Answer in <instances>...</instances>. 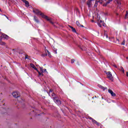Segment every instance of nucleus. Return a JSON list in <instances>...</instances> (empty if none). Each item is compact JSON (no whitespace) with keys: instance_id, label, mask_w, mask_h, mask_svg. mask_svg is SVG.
<instances>
[{"instance_id":"1","label":"nucleus","mask_w":128,"mask_h":128,"mask_svg":"<svg viewBox=\"0 0 128 128\" xmlns=\"http://www.w3.org/2000/svg\"><path fill=\"white\" fill-rule=\"evenodd\" d=\"M33 12H34V14H40V16H42L43 18H45L46 20H48V22H50V24H54V22L52 21V19L48 18V16H45L44 14V13H42L40 11L38 10L34 9Z\"/></svg>"},{"instance_id":"2","label":"nucleus","mask_w":128,"mask_h":128,"mask_svg":"<svg viewBox=\"0 0 128 128\" xmlns=\"http://www.w3.org/2000/svg\"><path fill=\"white\" fill-rule=\"evenodd\" d=\"M107 74V78L111 80V82H114V77L112 76V72H108L106 73Z\"/></svg>"},{"instance_id":"3","label":"nucleus","mask_w":128,"mask_h":128,"mask_svg":"<svg viewBox=\"0 0 128 128\" xmlns=\"http://www.w3.org/2000/svg\"><path fill=\"white\" fill-rule=\"evenodd\" d=\"M104 1L106 2L103 4V6H106L108 4H110L112 2V0H104Z\"/></svg>"},{"instance_id":"4","label":"nucleus","mask_w":128,"mask_h":128,"mask_svg":"<svg viewBox=\"0 0 128 128\" xmlns=\"http://www.w3.org/2000/svg\"><path fill=\"white\" fill-rule=\"evenodd\" d=\"M5 38L6 40H8V36L6 34H2V36L0 37V40H2V38Z\"/></svg>"},{"instance_id":"5","label":"nucleus","mask_w":128,"mask_h":128,"mask_svg":"<svg viewBox=\"0 0 128 128\" xmlns=\"http://www.w3.org/2000/svg\"><path fill=\"white\" fill-rule=\"evenodd\" d=\"M108 92H109V94H111L112 96H116V94H114V92H112V90L110 89H109L108 90Z\"/></svg>"},{"instance_id":"6","label":"nucleus","mask_w":128,"mask_h":128,"mask_svg":"<svg viewBox=\"0 0 128 128\" xmlns=\"http://www.w3.org/2000/svg\"><path fill=\"white\" fill-rule=\"evenodd\" d=\"M12 94L14 96V98H18L20 96V95H18V92H14L12 93Z\"/></svg>"},{"instance_id":"7","label":"nucleus","mask_w":128,"mask_h":128,"mask_svg":"<svg viewBox=\"0 0 128 128\" xmlns=\"http://www.w3.org/2000/svg\"><path fill=\"white\" fill-rule=\"evenodd\" d=\"M104 38H106V40H107V42H110V37H108V34L106 33V32H104Z\"/></svg>"},{"instance_id":"8","label":"nucleus","mask_w":128,"mask_h":128,"mask_svg":"<svg viewBox=\"0 0 128 128\" xmlns=\"http://www.w3.org/2000/svg\"><path fill=\"white\" fill-rule=\"evenodd\" d=\"M92 0H88V2H87V5L88 6L89 8H91L92 6Z\"/></svg>"},{"instance_id":"9","label":"nucleus","mask_w":128,"mask_h":128,"mask_svg":"<svg viewBox=\"0 0 128 128\" xmlns=\"http://www.w3.org/2000/svg\"><path fill=\"white\" fill-rule=\"evenodd\" d=\"M98 21V24L99 26H102V20H99Z\"/></svg>"},{"instance_id":"10","label":"nucleus","mask_w":128,"mask_h":128,"mask_svg":"<svg viewBox=\"0 0 128 128\" xmlns=\"http://www.w3.org/2000/svg\"><path fill=\"white\" fill-rule=\"evenodd\" d=\"M92 122L93 124H96L97 126H100V122L96 121V120H94V119H92Z\"/></svg>"},{"instance_id":"11","label":"nucleus","mask_w":128,"mask_h":128,"mask_svg":"<svg viewBox=\"0 0 128 128\" xmlns=\"http://www.w3.org/2000/svg\"><path fill=\"white\" fill-rule=\"evenodd\" d=\"M76 24L78 26H79V28H80V26H82V28H84V26L80 24V22H78V21H77L76 22Z\"/></svg>"},{"instance_id":"12","label":"nucleus","mask_w":128,"mask_h":128,"mask_svg":"<svg viewBox=\"0 0 128 128\" xmlns=\"http://www.w3.org/2000/svg\"><path fill=\"white\" fill-rule=\"evenodd\" d=\"M24 2L26 4V6H27V8H28V6H30V3L26 0Z\"/></svg>"},{"instance_id":"13","label":"nucleus","mask_w":128,"mask_h":128,"mask_svg":"<svg viewBox=\"0 0 128 128\" xmlns=\"http://www.w3.org/2000/svg\"><path fill=\"white\" fill-rule=\"evenodd\" d=\"M55 102L56 104H60L61 102H60V100H55Z\"/></svg>"},{"instance_id":"14","label":"nucleus","mask_w":128,"mask_h":128,"mask_svg":"<svg viewBox=\"0 0 128 128\" xmlns=\"http://www.w3.org/2000/svg\"><path fill=\"white\" fill-rule=\"evenodd\" d=\"M98 0H96L94 8H96L98 6Z\"/></svg>"},{"instance_id":"15","label":"nucleus","mask_w":128,"mask_h":128,"mask_svg":"<svg viewBox=\"0 0 128 128\" xmlns=\"http://www.w3.org/2000/svg\"><path fill=\"white\" fill-rule=\"evenodd\" d=\"M100 15H98V14H96V18L97 20H100Z\"/></svg>"},{"instance_id":"16","label":"nucleus","mask_w":128,"mask_h":128,"mask_svg":"<svg viewBox=\"0 0 128 128\" xmlns=\"http://www.w3.org/2000/svg\"><path fill=\"white\" fill-rule=\"evenodd\" d=\"M114 2L118 4H120V0H114Z\"/></svg>"},{"instance_id":"17","label":"nucleus","mask_w":128,"mask_h":128,"mask_svg":"<svg viewBox=\"0 0 128 128\" xmlns=\"http://www.w3.org/2000/svg\"><path fill=\"white\" fill-rule=\"evenodd\" d=\"M99 88H102V90H105L106 88H104L102 86H100Z\"/></svg>"},{"instance_id":"18","label":"nucleus","mask_w":128,"mask_h":128,"mask_svg":"<svg viewBox=\"0 0 128 128\" xmlns=\"http://www.w3.org/2000/svg\"><path fill=\"white\" fill-rule=\"evenodd\" d=\"M0 44L1 46H4V44H6V43L2 42V40H0Z\"/></svg>"},{"instance_id":"19","label":"nucleus","mask_w":128,"mask_h":128,"mask_svg":"<svg viewBox=\"0 0 128 128\" xmlns=\"http://www.w3.org/2000/svg\"><path fill=\"white\" fill-rule=\"evenodd\" d=\"M47 52L48 54V56L49 58H52V55L50 54V51L47 50Z\"/></svg>"},{"instance_id":"20","label":"nucleus","mask_w":128,"mask_h":128,"mask_svg":"<svg viewBox=\"0 0 128 128\" xmlns=\"http://www.w3.org/2000/svg\"><path fill=\"white\" fill-rule=\"evenodd\" d=\"M120 70L121 72H122L124 73V68L120 67Z\"/></svg>"},{"instance_id":"21","label":"nucleus","mask_w":128,"mask_h":128,"mask_svg":"<svg viewBox=\"0 0 128 128\" xmlns=\"http://www.w3.org/2000/svg\"><path fill=\"white\" fill-rule=\"evenodd\" d=\"M98 2H99V4H102V3L104 2V0H100L98 1Z\"/></svg>"},{"instance_id":"22","label":"nucleus","mask_w":128,"mask_h":128,"mask_svg":"<svg viewBox=\"0 0 128 128\" xmlns=\"http://www.w3.org/2000/svg\"><path fill=\"white\" fill-rule=\"evenodd\" d=\"M124 44H126V40H124L121 44H122V46H124Z\"/></svg>"},{"instance_id":"23","label":"nucleus","mask_w":128,"mask_h":128,"mask_svg":"<svg viewBox=\"0 0 128 128\" xmlns=\"http://www.w3.org/2000/svg\"><path fill=\"white\" fill-rule=\"evenodd\" d=\"M128 11H126V14L125 15V18H128Z\"/></svg>"},{"instance_id":"24","label":"nucleus","mask_w":128,"mask_h":128,"mask_svg":"<svg viewBox=\"0 0 128 128\" xmlns=\"http://www.w3.org/2000/svg\"><path fill=\"white\" fill-rule=\"evenodd\" d=\"M34 20L35 22H38V20H37L36 17V16H34Z\"/></svg>"},{"instance_id":"25","label":"nucleus","mask_w":128,"mask_h":128,"mask_svg":"<svg viewBox=\"0 0 128 128\" xmlns=\"http://www.w3.org/2000/svg\"><path fill=\"white\" fill-rule=\"evenodd\" d=\"M30 66H31V68H34L36 66H34V65L32 64H30Z\"/></svg>"},{"instance_id":"26","label":"nucleus","mask_w":128,"mask_h":128,"mask_svg":"<svg viewBox=\"0 0 128 128\" xmlns=\"http://www.w3.org/2000/svg\"><path fill=\"white\" fill-rule=\"evenodd\" d=\"M72 31L74 32H76V29L74 28H72Z\"/></svg>"},{"instance_id":"27","label":"nucleus","mask_w":128,"mask_h":128,"mask_svg":"<svg viewBox=\"0 0 128 128\" xmlns=\"http://www.w3.org/2000/svg\"><path fill=\"white\" fill-rule=\"evenodd\" d=\"M40 72H44V69L40 67Z\"/></svg>"},{"instance_id":"28","label":"nucleus","mask_w":128,"mask_h":128,"mask_svg":"<svg viewBox=\"0 0 128 128\" xmlns=\"http://www.w3.org/2000/svg\"><path fill=\"white\" fill-rule=\"evenodd\" d=\"M38 73L39 76H44V74H42V72L40 73V71H39V72H38Z\"/></svg>"},{"instance_id":"29","label":"nucleus","mask_w":128,"mask_h":128,"mask_svg":"<svg viewBox=\"0 0 128 128\" xmlns=\"http://www.w3.org/2000/svg\"><path fill=\"white\" fill-rule=\"evenodd\" d=\"M35 112H36V116H38V111L36 110Z\"/></svg>"},{"instance_id":"30","label":"nucleus","mask_w":128,"mask_h":128,"mask_svg":"<svg viewBox=\"0 0 128 128\" xmlns=\"http://www.w3.org/2000/svg\"><path fill=\"white\" fill-rule=\"evenodd\" d=\"M74 60L72 59L71 60V64H74Z\"/></svg>"},{"instance_id":"31","label":"nucleus","mask_w":128,"mask_h":128,"mask_svg":"<svg viewBox=\"0 0 128 128\" xmlns=\"http://www.w3.org/2000/svg\"><path fill=\"white\" fill-rule=\"evenodd\" d=\"M26 58H28V56L26 55L25 59L26 60Z\"/></svg>"},{"instance_id":"32","label":"nucleus","mask_w":128,"mask_h":128,"mask_svg":"<svg viewBox=\"0 0 128 128\" xmlns=\"http://www.w3.org/2000/svg\"><path fill=\"white\" fill-rule=\"evenodd\" d=\"M48 56V54H42V56Z\"/></svg>"},{"instance_id":"33","label":"nucleus","mask_w":128,"mask_h":128,"mask_svg":"<svg viewBox=\"0 0 128 128\" xmlns=\"http://www.w3.org/2000/svg\"><path fill=\"white\" fill-rule=\"evenodd\" d=\"M113 66H114V68H118V66H116V64H114Z\"/></svg>"},{"instance_id":"34","label":"nucleus","mask_w":128,"mask_h":128,"mask_svg":"<svg viewBox=\"0 0 128 128\" xmlns=\"http://www.w3.org/2000/svg\"><path fill=\"white\" fill-rule=\"evenodd\" d=\"M89 120H94V118H90V117H88Z\"/></svg>"},{"instance_id":"35","label":"nucleus","mask_w":128,"mask_h":128,"mask_svg":"<svg viewBox=\"0 0 128 128\" xmlns=\"http://www.w3.org/2000/svg\"><path fill=\"white\" fill-rule=\"evenodd\" d=\"M81 0V2H86V0Z\"/></svg>"},{"instance_id":"36","label":"nucleus","mask_w":128,"mask_h":128,"mask_svg":"<svg viewBox=\"0 0 128 128\" xmlns=\"http://www.w3.org/2000/svg\"><path fill=\"white\" fill-rule=\"evenodd\" d=\"M69 28H72H72H74V27H72V26H69Z\"/></svg>"},{"instance_id":"37","label":"nucleus","mask_w":128,"mask_h":128,"mask_svg":"<svg viewBox=\"0 0 128 128\" xmlns=\"http://www.w3.org/2000/svg\"><path fill=\"white\" fill-rule=\"evenodd\" d=\"M126 76L128 77V72H126Z\"/></svg>"},{"instance_id":"38","label":"nucleus","mask_w":128,"mask_h":128,"mask_svg":"<svg viewBox=\"0 0 128 128\" xmlns=\"http://www.w3.org/2000/svg\"><path fill=\"white\" fill-rule=\"evenodd\" d=\"M116 40H118V42H120V40H118V38H116Z\"/></svg>"},{"instance_id":"39","label":"nucleus","mask_w":128,"mask_h":128,"mask_svg":"<svg viewBox=\"0 0 128 128\" xmlns=\"http://www.w3.org/2000/svg\"><path fill=\"white\" fill-rule=\"evenodd\" d=\"M52 92V89H50V92Z\"/></svg>"},{"instance_id":"40","label":"nucleus","mask_w":128,"mask_h":128,"mask_svg":"<svg viewBox=\"0 0 128 128\" xmlns=\"http://www.w3.org/2000/svg\"><path fill=\"white\" fill-rule=\"evenodd\" d=\"M33 68H34V70H36V66Z\"/></svg>"},{"instance_id":"41","label":"nucleus","mask_w":128,"mask_h":128,"mask_svg":"<svg viewBox=\"0 0 128 128\" xmlns=\"http://www.w3.org/2000/svg\"><path fill=\"white\" fill-rule=\"evenodd\" d=\"M33 68H34V70H36V66Z\"/></svg>"},{"instance_id":"42","label":"nucleus","mask_w":128,"mask_h":128,"mask_svg":"<svg viewBox=\"0 0 128 128\" xmlns=\"http://www.w3.org/2000/svg\"><path fill=\"white\" fill-rule=\"evenodd\" d=\"M22 0V2H25V1H26V0Z\"/></svg>"},{"instance_id":"43","label":"nucleus","mask_w":128,"mask_h":128,"mask_svg":"<svg viewBox=\"0 0 128 128\" xmlns=\"http://www.w3.org/2000/svg\"><path fill=\"white\" fill-rule=\"evenodd\" d=\"M36 70L38 72H40V71H38V70L37 68Z\"/></svg>"},{"instance_id":"44","label":"nucleus","mask_w":128,"mask_h":128,"mask_svg":"<svg viewBox=\"0 0 128 128\" xmlns=\"http://www.w3.org/2000/svg\"><path fill=\"white\" fill-rule=\"evenodd\" d=\"M44 72H46V69H45V70H44Z\"/></svg>"},{"instance_id":"45","label":"nucleus","mask_w":128,"mask_h":128,"mask_svg":"<svg viewBox=\"0 0 128 128\" xmlns=\"http://www.w3.org/2000/svg\"><path fill=\"white\" fill-rule=\"evenodd\" d=\"M6 16V18H8H8Z\"/></svg>"},{"instance_id":"46","label":"nucleus","mask_w":128,"mask_h":128,"mask_svg":"<svg viewBox=\"0 0 128 128\" xmlns=\"http://www.w3.org/2000/svg\"><path fill=\"white\" fill-rule=\"evenodd\" d=\"M102 100H104V97H102Z\"/></svg>"},{"instance_id":"47","label":"nucleus","mask_w":128,"mask_h":128,"mask_svg":"<svg viewBox=\"0 0 128 128\" xmlns=\"http://www.w3.org/2000/svg\"><path fill=\"white\" fill-rule=\"evenodd\" d=\"M126 60H128V57H126Z\"/></svg>"},{"instance_id":"48","label":"nucleus","mask_w":128,"mask_h":128,"mask_svg":"<svg viewBox=\"0 0 128 128\" xmlns=\"http://www.w3.org/2000/svg\"><path fill=\"white\" fill-rule=\"evenodd\" d=\"M91 0V2H92V1H94V0Z\"/></svg>"},{"instance_id":"49","label":"nucleus","mask_w":128,"mask_h":128,"mask_svg":"<svg viewBox=\"0 0 128 128\" xmlns=\"http://www.w3.org/2000/svg\"><path fill=\"white\" fill-rule=\"evenodd\" d=\"M103 26H104V24H103Z\"/></svg>"},{"instance_id":"50","label":"nucleus","mask_w":128,"mask_h":128,"mask_svg":"<svg viewBox=\"0 0 128 128\" xmlns=\"http://www.w3.org/2000/svg\"><path fill=\"white\" fill-rule=\"evenodd\" d=\"M38 116H40V114H38Z\"/></svg>"},{"instance_id":"51","label":"nucleus","mask_w":128,"mask_h":128,"mask_svg":"<svg viewBox=\"0 0 128 128\" xmlns=\"http://www.w3.org/2000/svg\"><path fill=\"white\" fill-rule=\"evenodd\" d=\"M0 10H2L0 8Z\"/></svg>"},{"instance_id":"52","label":"nucleus","mask_w":128,"mask_h":128,"mask_svg":"<svg viewBox=\"0 0 128 128\" xmlns=\"http://www.w3.org/2000/svg\"><path fill=\"white\" fill-rule=\"evenodd\" d=\"M52 96H54V95H52Z\"/></svg>"}]
</instances>
